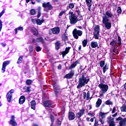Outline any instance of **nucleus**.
Wrapping results in <instances>:
<instances>
[{
	"mask_svg": "<svg viewBox=\"0 0 126 126\" xmlns=\"http://www.w3.org/2000/svg\"><path fill=\"white\" fill-rule=\"evenodd\" d=\"M89 80H90V78H86L84 74H83L81 77L79 79L78 84L77 86V88L79 89L80 88H82V87H84V86H85V84H87V83L89 82Z\"/></svg>",
	"mask_w": 126,
	"mask_h": 126,
	"instance_id": "obj_1",
	"label": "nucleus"
},
{
	"mask_svg": "<svg viewBox=\"0 0 126 126\" xmlns=\"http://www.w3.org/2000/svg\"><path fill=\"white\" fill-rule=\"evenodd\" d=\"M110 20L106 16H103L102 17V23L104 24L105 26V28L106 29H111V28L112 27V23L111 22H109Z\"/></svg>",
	"mask_w": 126,
	"mask_h": 126,
	"instance_id": "obj_2",
	"label": "nucleus"
},
{
	"mask_svg": "<svg viewBox=\"0 0 126 126\" xmlns=\"http://www.w3.org/2000/svg\"><path fill=\"white\" fill-rule=\"evenodd\" d=\"M73 37L75 39L77 40L79 37H81L83 34V32L80 30H77L76 29H74L72 32Z\"/></svg>",
	"mask_w": 126,
	"mask_h": 126,
	"instance_id": "obj_3",
	"label": "nucleus"
},
{
	"mask_svg": "<svg viewBox=\"0 0 126 126\" xmlns=\"http://www.w3.org/2000/svg\"><path fill=\"white\" fill-rule=\"evenodd\" d=\"M94 39H96V40H98L99 36L100 35V34H99V33H100V26H99L98 25L95 26L94 27Z\"/></svg>",
	"mask_w": 126,
	"mask_h": 126,
	"instance_id": "obj_4",
	"label": "nucleus"
},
{
	"mask_svg": "<svg viewBox=\"0 0 126 126\" xmlns=\"http://www.w3.org/2000/svg\"><path fill=\"white\" fill-rule=\"evenodd\" d=\"M98 87L100 88L102 93L103 94L106 93L109 89V86L107 85H105L103 83H100L98 85Z\"/></svg>",
	"mask_w": 126,
	"mask_h": 126,
	"instance_id": "obj_5",
	"label": "nucleus"
},
{
	"mask_svg": "<svg viewBox=\"0 0 126 126\" xmlns=\"http://www.w3.org/2000/svg\"><path fill=\"white\" fill-rule=\"evenodd\" d=\"M13 93H14V90L11 89L7 93L6 95V99L8 103H10L11 102V100L12 99Z\"/></svg>",
	"mask_w": 126,
	"mask_h": 126,
	"instance_id": "obj_6",
	"label": "nucleus"
},
{
	"mask_svg": "<svg viewBox=\"0 0 126 126\" xmlns=\"http://www.w3.org/2000/svg\"><path fill=\"white\" fill-rule=\"evenodd\" d=\"M70 24H75L78 21V18L76 15L69 16Z\"/></svg>",
	"mask_w": 126,
	"mask_h": 126,
	"instance_id": "obj_7",
	"label": "nucleus"
},
{
	"mask_svg": "<svg viewBox=\"0 0 126 126\" xmlns=\"http://www.w3.org/2000/svg\"><path fill=\"white\" fill-rule=\"evenodd\" d=\"M108 113H103V112H100L99 114V122L101 123L102 125H104V123H105V120L104 119H105L106 117V115H107Z\"/></svg>",
	"mask_w": 126,
	"mask_h": 126,
	"instance_id": "obj_8",
	"label": "nucleus"
},
{
	"mask_svg": "<svg viewBox=\"0 0 126 126\" xmlns=\"http://www.w3.org/2000/svg\"><path fill=\"white\" fill-rule=\"evenodd\" d=\"M116 121H120L119 126H126V118L123 119V118L119 117L116 119Z\"/></svg>",
	"mask_w": 126,
	"mask_h": 126,
	"instance_id": "obj_9",
	"label": "nucleus"
},
{
	"mask_svg": "<svg viewBox=\"0 0 126 126\" xmlns=\"http://www.w3.org/2000/svg\"><path fill=\"white\" fill-rule=\"evenodd\" d=\"M9 63H10V61H6L3 63L1 68L2 72L3 73L5 71V68L6 66L9 64Z\"/></svg>",
	"mask_w": 126,
	"mask_h": 126,
	"instance_id": "obj_10",
	"label": "nucleus"
},
{
	"mask_svg": "<svg viewBox=\"0 0 126 126\" xmlns=\"http://www.w3.org/2000/svg\"><path fill=\"white\" fill-rule=\"evenodd\" d=\"M9 124L12 126H17V123L15 122V116L12 115L11 117V120L9 121Z\"/></svg>",
	"mask_w": 126,
	"mask_h": 126,
	"instance_id": "obj_11",
	"label": "nucleus"
},
{
	"mask_svg": "<svg viewBox=\"0 0 126 126\" xmlns=\"http://www.w3.org/2000/svg\"><path fill=\"white\" fill-rule=\"evenodd\" d=\"M73 75H74V71L71 70L69 73L65 75L64 78H67V79H70V78H72Z\"/></svg>",
	"mask_w": 126,
	"mask_h": 126,
	"instance_id": "obj_12",
	"label": "nucleus"
},
{
	"mask_svg": "<svg viewBox=\"0 0 126 126\" xmlns=\"http://www.w3.org/2000/svg\"><path fill=\"white\" fill-rule=\"evenodd\" d=\"M43 7L46 8L47 7L49 10H51L52 8H53V7L52 6V5L50 4V2H48L47 3L44 2L42 4Z\"/></svg>",
	"mask_w": 126,
	"mask_h": 126,
	"instance_id": "obj_13",
	"label": "nucleus"
},
{
	"mask_svg": "<svg viewBox=\"0 0 126 126\" xmlns=\"http://www.w3.org/2000/svg\"><path fill=\"white\" fill-rule=\"evenodd\" d=\"M85 112V109L84 108H82L80 110V112L76 114L77 118H81L82 117L83 115H84V113Z\"/></svg>",
	"mask_w": 126,
	"mask_h": 126,
	"instance_id": "obj_14",
	"label": "nucleus"
},
{
	"mask_svg": "<svg viewBox=\"0 0 126 126\" xmlns=\"http://www.w3.org/2000/svg\"><path fill=\"white\" fill-rule=\"evenodd\" d=\"M51 31L53 33V34H59L60 33V28L59 27H57L51 29Z\"/></svg>",
	"mask_w": 126,
	"mask_h": 126,
	"instance_id": "obj_15",
	"label": "nucleus"
},
{
	"mask_svg": "<svg viewBox=\"0 0 126 126\" xmlns=\"http://www.w3.org/2000/svg\"><path fill=\"white\" fill-rule=\"evenodd\" d=\"M68 119L69 121H72V120H74V119H75V114L72 112H69Z\"/></svg>",
	"mask_w": 126,
	"mask_h": 126,
	"instance_id": "obj_16",
	"label": "nucleus"
},
{
	"mask_svg": "<svg viewBox=\"0 0 126 126\" xmlns=\"http://www.w3.org/2000/svg\"><path fill=\"white\" fill-rule=\"evenodd\" d=\"M26 100V98H25V96L22 95L20 96L19 99V103L20 104V105H22L25 102Z\"/></svg>",
	"mask_w": 126,
	"mask_h": 126,
	"instance_id": "obj_17",
	"label": "nucleus"
},
{
	"mask_svg": "<svg viewBox=\"0 0 126 126\" xmlns=\"http://www.w3.org/2000/svg\"><path fill=\"white\" fill-rule=\"evenodd\" d=\"M104 16H106L107 18H113L114 17V15H113V13L109 11H106L105 12V15Z\"/></svg>",
	"mask_w": 126,
	"mask_h": 126,
	"instance_id": "obj_18",
	"label": "nucleus"
},
{
	"mask_svg": "<svg viewBox=\"0 0 126 126\" xmlns=\"http://www.w3.org/2000/svg\"><path fill=\"white\" fill-rule=\"evenodd\" d=\"M24 28H23V27H19L18 28H16L14 29V31H15V35L17 34L18 33V31H23Z\"/></svg>",
	"mask_w": 126,
	"mask_h": 126,
	"instance_id": "obj_19",
	"label": "nucleus"
},
{
	"mask_svg": "<svg viewBox=\"0 0 126 126\" xmlns=\"http://www.w3.org/2000/svg\"><path fill=\"white\" fill-rule=\"evenodd\" d=\"M91 47L93 48H97L98 47V42L97 41H92L91 42Z\"/></svg>",
	"mask_w": 126,
	"mask_h": 126,
	"instance_id": "obj_20",
	"label": "nucleus"
},
{
	"mask_svg": "<svg viewBox=\"0 0 126 126\" xmlns=\"http://www.w3.org/2000/svg\"><path fill=\"white\" fill-rule=\"evenodd\" d=\"M70 49V48L68 47H66L65 49V50L64 51H63L62 52V55H63V57H64L65 56V55H67V54H68V52H69V49Z\"/></svg>",
	"mask_w": 126,
	"mask_h": 126,
	"instance_id": "obj_21",
	"label": "nucleus"
},
{
	"mask_svg": "<svg viewBox=\"0 0 126 126\" xmlns=\"http://www.w3.org/2000/svg\"><path fill=\"white\" fill-rule=\"evenodd\" d=\"M78 63V61H76L75 63H73L71 65L68 67V69H72L74 68L77 64Z\"/></svg>",
	"mask_w": 126,
	"mask_h": 126,
	"instance_id": "obj_22",
	"label": "nucleus"
},
{
	"mask_svg": "<svg viewBox=\"0 0 126 126\" xmlns=\"http://www.w3.org/2000/svg\"><path fill=\"white\" fill-rule=\"evenodd\" d=\"M44 104L46 107H51V106H52V102L50 100H46L44 101Z\"/></svg>",
	"mask_w": 126,
	"mask_h": 126,
	"instance_id": "obj_23",
	"label": "nucleus"
},
{
	"mask_svg": "<svg viewBox=\"0 0 126 126\" xmlns=\"http://www.w3.org/2000/svg\"><path fill=\"white\" fill-rule=\"evenodd\" d=\"M101 104H102V100L101 99L98 98L96 103V105H95L96 108H99V107L101 106Z\"/></svg>",
	"mask_w": 126,
	"mask_h": 126,
	"instance_id": "obj_24",
	"label": "nucleus"
},
{
	"mask_svg": "<svg viewBox=\"0 0 126 126\" xmlns=\"http://www.w3.org/2000/svg\"><path fill=\"white\" fill-rule=\"evenodd\" d=\"M45 21V20L44 19H37L36 20V23L37 24V25H42V23H44V22Z\"/></svg>",
	"mask_w": 126,
	"mask_h": 126,
	"instance_id": "obj_25",
	"label": "nucleus"
},
{
	"mask_svg": "<svg viewBox=\"0 0 126 126\" xmlns=\"http://www.w3.org/2000/svg\"><path fill=\"white\" fill-rule=\"evenodd\" d=\"M32 33L35 36H37V35H38V31H37V29H36V28H32Z\"/></svg>",
	"mask_w": 126,
	"mask_h": 126,
	"instance_id": "obj_26",
	"label": "nucleus"
},
{
	"mask_svg": "<svg viewBox=\"0 0 126 126\" xmlns=\"http://www.w3.org/2000/svg\"><path fill=\"white\" fill-rule=\"evenodd\" d=\"M110 46H112V47H116L117 46V41L113 40L110 43Z\"/></svg>",
	"mask_w": 126,
	"mask_h": 126,
	"instance_id": "obj_27",
	"label": "nucleus"
},
{
	"mask_svg": "<svg viewBox=\"0 0 126 126\" xmlns=\"http://www.w3.org/2000/svg\"><path fill=\"white\" fill-rule=\"evenodd\" d=\"M22 61H23V56H20L19 59H18L17 63H22Z\"/></svg>",
	"mask_w": 126,
	"mask_h": 126,
	"instance_id": "obj_28",
	"label": "nucleus"
},
{
	"mask_svg": "<svg viewBox=\"0 0 126 126\" xmlns=\"http://www.w3.org/2000/svg\"><path fill=\"white\" fill-rule=\"evenodd\" d=\"M60 46H61V42H57L55 44V48L56 50H59L60 49Z\"/></svg>",
	"mask_w": 126,
	"mask_h": 126,
	"instance_id": "obj_29",
	"label": "nucleus"
},
{
	"mask_svg": "<svg viewBox=\"0 0 126 126\" xmlns=\"http://www.w3.org/2000/svg\"><path fill=\"white\" fill-rule=\"evenodd\" d=\"M121 112H126V105L124 104L121 107Z\"/></svg>",
	"mask_w": 126,
	"mask_h": 126,
	"instance_id": "obj_30",
	"label": "nucleus"
},
{
	"mask_svg": "<svg viewBox=\"0 0 126 126\" xmlns=\"http://www.w3.org/2000/svg\"><path fill=\"white\" fill-rule=\"evenodd\" d=\"M105 105H113V101L110 99H108L105 101Z\"/></svg>",
	"mask_w": 126,
	"mask_h": 126,
	"instance_id": "obj_31",
	"label": "nucleus"
},
{
	"mask_svg": "<svg viewBox=\"0 0 126 126\" xmlns=\"http://www.w3.org/2000/svg\"><path fill=\"white\" fill-rule=\"evenodd\" d=\"M88 41L87 39H84L83 41H82V45L84 47H86V45H87V43H88Z\"/></svg>",
	"mask_w": 126,
	"mask_h": 126,
	"instance_id": "obj_32",
	"label": "nucleus"
},
{
	"mask_svg": "<svg viewBox=\"0 0 126 126\" xmlns=\"http://www.w3.org/2000/svg\"><path fill=\"white\" fill-rule=\"evenodd\" d=\"M35 106H36V101H35L34 100H32V110H35Z\"/></svg>",
	"mask_w": 126,
	"mask_h": 126,
	"instance_id": "obj_33",
	"label": "nucleus"
},
{
	"mask_svg": "<svg viewBox=\"0 0 126 126\" xmlns=\"http://www.w3.org/2000/svg\"><path fill=\"white\" fill-rule=\"evenodd\" d=\"M68 7L70 9H72V8H74V4H73V3H69L68 4Z\"/></svg>",
	"mask_w": 126,
	"mask_h": 126,
	"instance_id": "obj_34",
	"label": "nucleus"
},
{
	"mask_svg": "<svg viewBox=\"0 0 126 126\" xmlns=\"http://www.w3.org/2000/svg\"><path fill=\"white\" fill-rule=\"evenodd\" d=\"M26 84L27 85H30L32 84V80L30 79L27 80L26 81Z\"/></svg>",
	"mask_w": 126,
	"mask_h": 126,
	"instance_id": "obj_35",
	"label": "nucleus"
},
{
	"mask_svg": "<svg viewBox=\"0 0 126 126\" xmlns=\"http://www.w3.org/2000/svg\"><path fill=\"white\" fill-rule=\"evenodd\" d=\"M113 55H118V54H119V51L118 50V49L114 48L113 51Z\"/></svg>",
	"mask_w": 126,
	"mask_h": 126,
	"instance_id": "obj_36",
	"label": "nucleus"
},
{
	"mask_svg": "<svg viewBox=\"0 0 126 126\" xmlns=\"http://www.w3.org/2000/svg\"><path fill=\"white\" fill-rule=\"evenodd\" d=\"M88 115L90 117H94V116H95V113L94 112L90 111L88 113Z\"/></svg>",
	"mask_w": 126,
	"mask_h": 126,
	"instance_id": "obj_37",
	"label": "nucleus"
},
{
	"mask_svg": "<svg viewBox=\"0 0 126 126\" xmlns=\"http://www.w3.org/2000/svg\"><path fill=\"white\" fill-rule=\"evenodd\" d=\"M99 65L101 67H103L104 65H105V61H101L99 63Z\"/></svg>",
	"mask_w": 126,
	"mask_h": 126,
	"instance_id": "obj_38",
	"label": "nucleus"
},
{
	"mask_svg": "<svg viewBox=\"0 0 126 126\" xmlns=\"http://www.w3.org/2000/svg\"><path fill=\"white\" fill-rule=\"evenodd\" d=\"M108 70V66L106 64L105 66L103 68V73H105L106 71Z\"/></svg>",
	"mask_w": 126,
	"mask_h": 126,
	"instance_id": "obj_39",
	"label": "nucleus"
},
{
	"mask_svg": "<svg viewBox=\"0 0 126 126\" xmlns=\"http://www.w3.org/2000/svg\"><path fill=\"white\" fill-rule=\"evenodd\" d=\"M53 87L54 88V91H55L56 94H57V93H59L60 92V89L56 88V87H54V86H53Z\"/></svg>",
	"mask_w": 126,
	"mask_h": 126,
	"instance_id": "obj_40",
	"label": "nucleus"
},
{
	"mask_svg": "<svg viewBox=\"0 0 126 126\" xmlns=\"http://www.w3.org/2000/svg\"><path fill=\"white\" fill-rule=\"evenodd\" d=\"M117 12L119 14L122 13V8H121V7H118L117 8Z\"/></svg>",
	"mask_w": 126,
	"mask_h": 126,
	"instance_id": "obj_41",
	"label": "nucleus"
},
{
	"mask_svg": "<svg viewBox=\"0 0 126 126\" xmlns=\"http://www.w3.org/2000/svg\"><path fill=\"white\" fill-rule=\"evenodd\" d=\"M36 42H41V43H44V39H43L42 38H38L36 40Z\"/></svg>",
	"mask_w": 126,
	"mask_h": 126,
	"instance_id": "obj_42",
	"label": "nucleus"
},
{
	"mask_svg": "<svg viewBox=\"0 0 126 126\" xmlns=\"http://www.w3.org/2000/svg\"><path fill=\"white\" fill-rule=\"evenodd\" d=\"M90 99V92L89 91L87 93V100H89Z\"/></svg>",
	"mask_w": 126,
	"mask_h": 126,
	"instance_id": "obj_43",
	"label": "nucleus"
},
{
	"mask_svg": "<svg viewBox=\"0 0 126 126\" xmlns=\"http://www.w3.org/2000/svg\"><path fill=\"white\" fill-rule=\"evenodd\" d=\"M78 15L79 16V18H78V21H80V20H82L83 18L82 17V16L81 15V14H80Z\"/></svg>",
	"mask_w": 126,
	"mask_h": 126,
	"instance_id": "obj_44",
	"label": "nucleus"
},
{
	"mask_svg": "<svg viewBox=\"0 0 126 126\" xmlns=\"http://www.w3.org/2000/svg\"><path fill=\"white\" fill-rule=\"evenodd\" d=\"M63 40H64L65 43H66L67 42V36L64 35L63 37Z\"/></svg>",
	"mask_w": 126,
	"mask_h": 126,
	"instance_id": "obj_45",
	"label": "nucleus"
},
{
	"mask_svg": "<svg viewBox=\"0 0 126 126\" xmlns=\"http://www.w3.org/2000/svg\"><path fill=\"white\" fill-rule=\"evenodd\" d=\"M87 5H88V10H89V11H91V5H92V2H91V5H90V6H89V5H88V2H87Z\"/></svg>",
	"mask_w": 126,
	"mask_h": 126,
	"instance_id": "obj_46",
	"label": "nucleus"
},
{
	"mask_svg": "<svg viewBox=\"0 0 126 126\" xmlns=\"http://www.w3.org/2000/svg\"><path fill=\"white\" fill-rule=\"evenodd\" d=\"M31 87H27V89L25 91V92L29 93L31 92V90H30Z\"/></svg>",
	"mask_w": 126,
	"mask_h": 126,
	"instance_id": "obj_47",
	"label": "nucleus"
},
{
	"mask_svg": "<svg viewBox=\"0 0 126 126\" xmlns=\"http://www.w3.org/2000/svg\"><path fill=\"white\" fill-rule=\"evenodd\" d=\"M86 1L88 3V5L90 6L91 2H92V0H86Z\"/></svg>",
	"mask_w": 126,
	"mask_h": 126,
	"instance_id": "obj_48",
	"label": "nucleus"
},
{
	"mask_svg": "<svg viewBox=\"0 0 126 126\" xmlns=\"http://www.w3.org/2000/svg\"><path fill=\"white\" fill-rule=\"evenodd\" d=\"M50 119H51V122H52V123L53 124V122H54V121H55V117H54V116L51 115Z\"/></svg>",
	"mask_w": 126,
	"mask_h": 126,
	"instance_id": "obj_49",
	"label": "nucleus"
},
{
	"mask_svg": "<svg viewBox=\"0 0 126 126\" xmlns=\"http://www.w3.org/2000/svg\"><path fill=\"white\" fill-rule=\"evenodd\" d=\"M5 12V9H4L0 13V18L3 15V14Z\"/></svg>",
	"mask_w": 126,
	"mask_h": 126,
	"instance_id": "obj_50",
	"label": "nucleus"
},
{
	"mask_svg": "<svg viewBox=\"0 0 126 126\" xmlns=\"http://www.w3.org/2000/svg\"><path fill=\"white\" fill-rule=\"evenodd\" d=\"M2 28V22L1 20L0 19V32L1 31V29Z\"/></svg>",
	"mask_w": 126,
	"mask_h": 126,
	"instance_id": "obj_51",
	"label": "nucleus"
},
{
	"mask_svg": "<svg viewBox=\"0 0 126 126\" xmlns=\"http://www.w3.org/2000/svg\"><path fill=\"white\" fill-rule=\"evenodd\" d=\"M42 50V48L40 46H37L36 48V52H40Z\"/></svg>",
	"mask_w": 126,
	"mask_h": 126,
	"instance_id": "obj_52",
	"label": "nucleus"
},
{
	"mask_svg": "<svg viewBox=\"0 0 126 126\" xmlns=\"http://www.w3.org/2000/svg\"><path fill=\"white\" fill-rule=\"evenodd\" d=\"M63 13H65V10L61 11L59 14V16H62Z\"/></svg>",
	"mask_w": 126,
	"mask_h": 126,
	"instance_id": "obj_53",
	"label": "nucleus"
},
{
	"mask_svg": "<svg viewBox=\"0 0 126 126\" xmlns=\"http://www.w3.org/2000/svg\"><path fill=\"white\" fill-rule=\"evenodd\" d=\"M76 12H77V13H78V15L79 14H80V11H79V9H78V7H77L76 8Z\"/></svg>",
	"mask_w": 126,
	"mask_h": 126,
	"instance_id": "obj_54",
	"label": "nucleus"
},
{
	"mask_svg": "<svg viewBox=\"0 0 126 126\" xmlns=\"http://www.w3.org/2000/svg\"><path fill=\"white\" fill-rule=\"evenodd\" d=\"M116 106H114L113 108L112 111V114H115L116 113Z\"/></svg>",
	"mask_w": 126,
	"mask_h": 126,
	"instance_id": "obj_55",
	"label": "nucleus"
},
{
	"mask_svg": "<svg viewBox=\"0 0 126 126\" xmlns=\"http://www.w3.org/2000/svg\"><path fill=\"white\" fill-rule=\"evenodd\" d=\"M36 14V10L32 9V15Z\"/></svg>",
	"mask_w": 126,
	"mask_h": 126,
	"instance_id": "obj_56",
	"label": "nucleus"
},
{
	"mask_svg": "<svg viewBox=\"0 0 126 126\" xmlns=\"http://www.w3.org/2000/svg\"><path fill=\"white\" fill-rule=\"evenodd\" d=\"M41 16V12H38L37 17V18H40V17Z\"/></svg>",
	"mask_w": 126,
	"mask_h": 126,
	"instance_id": "obj_57",
	"label": "nucleus"
},
{
	"mask_svg": "<svg viewBox=\"0 0 126 126\" xmlns=\"http://www.w3.org/2000/svg\"><path fill=\"white\" fill-rule=\"evenodd\" d=\"M69 16H72V15H75V14H73V12L71 11L69 12Z\"/></svg>",
	"mask_w": 126,
	"mask_h": 126,
	"instance_id": "obj_58",
	"label": "nucleus"
},
{
	"mask_svg": "<svg viewBox=\"0 0 126 126\" xmlns=\"http://www.w3.org/2000/svg\"><path fill=\"white\" fill-rule=\"evenodd\" d=\"M29 51H30V53H31L32 52V46L30 45L29 47Z\"/></svg>",
	"mask_w": 126,
	"mask_h": 126,
	"instance_id": "obj_59",
	"label": "nucleus"
},
{
	"mask_svg": "<svg viewBox=\"0 0 126 126\" xmlns=\"http://www.w3.org/2000/svg\"><path fill=\"white\" fill-rule=\"evenodd\" d=\"M94 126H99V124H98V122L95 121Z\"/></svg>",
	"mask_w": 126,
	"mask_h": 126,
	"instance_id": "obj_60",
	"label": "nucleus"
},
{
	"mask_svg": "<svg viewBox=\"0 0 126 126\" xmlns=\"http://www.w3.org/2000/svg\"><path fill=\"white\" fill-rule=\"evenodd\" d=\"M37 12H41V7H38L37 8Z\"/></svg>",
	"mask_w": 126,
	"mask_h": 126,
	"instance_id": "obj_61",
	"label": "nucleus"
},
{
	"mask_svg": "<svg viewBox=\"0 0 126 126\" xmlns=\"http://www.w3.org/2000/svg\"><path fill=\"white\" fill-rule=\"evenodd\" d=\"M58 69H62V64H59L58 66Z\"/></svg>",
	"mask_w": 126,
	"mask_h": 126,
	"instance_id": "obj_62",
	"label": "nucleus"
},
{
	"mask_svg": "<svg viewBox=\"0 0 126 126\" xmlns=\"http://www.w3.org/2000/svg\"><path fill=\"white\" fill-rule=\"evenodd\" d=\"M57 124L59 126H61V125H62V122L60 121H58L57 122Z\"/></svg>",
	"mask_w": 126,
	"mask_h": 126,
	"instance_id": "obj_63",
	"label": "nucleus"
},
{
	"mask_svg": "<svg viewBox=\"0 0 126 126\" xmlns=\"http://www.w3.org/2000/svg\"><path fill=\"white\" fill-rule=\"evenodd\" d=\"M1 45L3 46V47H5V46H6V44L4 43H1Z\"/></svg>",
	"mask_w": 126,
	"mask_h": 126,
	"instance_id": "obj_64",
	"label": "nucleus"
}]
</instances>
